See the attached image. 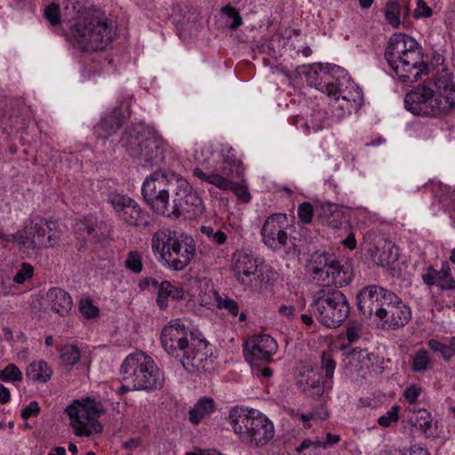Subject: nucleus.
Masks as SVG:
<instances>
[{
	"label": "nucleus",
	"mask_w": 455,
	"mask_h": 455,
	"mask_svg": "<svg viewBox=\"0 0 455 455\" xmlns=\"http://www.w3.org/2000/svg\"><path fill=\"white\" fill-rule=\"evenodd\" d=\"M433 15V10L424 0H417L412 16L416 20L430 18Z\"/></svg>",
	"instance_id": "obj_45"
},
{
	"label": "nucleus",
	"mask_w": 455,
	"mask_h": 455,
	"mask_svg": "<svg viewBox=\"0 0 455 455\" xmlns=\"http://www.w3.org/2000/svg\"><path fill=\"white\" fill-rule=\"evenodd\" d=\"M44 17L52 27L59 25L60 23V10L59 4L55 3L48 4L44 8Z\"/></svg>",
	"instance_id": "obj_44"
},
{
	"label": "nucleus",
	"mask_w": 455,
	"mask_h": 455,
	"mask_svg": "<svg viewBox=\"0 0 455 455\" xmlns=\"http://www.w3.org/2000/svg\"><path fill=\"white\" fill-rule=\"evenodd\" d=\"M141 145L140 154L136 155L134 157L140 160L141 164L158 165L164 161V153L167 149V144L154 131H150L148 133L146 140Z\"/></svg>",
	"instance_id": "obj_18"
},
{
	"label": "nucleus",
	"mask_w": 455,
	"mask_h": 455,
	"mask_svg": "<svg viewBox=\"0 0 455 455\" xmlns=\"http://www.w3.org/2000/svg\"><path fill=\"white\" fill-rule=\"evenodd\" d=\"M221 12L227 16L228 20L226 22L230 29L235 30L242 25V18L235 8L227 5L222 8Z\"/></svg>",
	"instance_id": "obj_39"
},
{
	"label": "nucleus",
	"mask_w": 455,
	"mask_h": 455,
	"mask_svg": "<svg viewBox=\"0 0 455 455\" xmlns=\"http://www.w3.org/2000/svg\"><path fill=\"white\" fill-rule=\"evenodd\" d=\"M60 358L64 364L73 366L81 358L79 348L75 345H66L60 350Z\"/></svg>",
	"instance_id": "obj_34"
},
{
	"label": "nucleus",
	"mask_w": 455,
	"mask_h": 455,
	"mask_svg": "<svg viewBox=\"0 0 455 455\" xmlns=\"http://www.w3.org/2000/svg\"><path fill=\"white\" fill-rule=\"evenodd\" d=\"M217 349L207 340L201 339V363L205 372L212 373L217 368Z\"/></svg>",
	"instance_id": "obj_30"
},
{
	"label": "nucleus",
	"mask_w": 455,
	"mask_h": 455,
	"mask_svg": "<svg viewBox=\"0 0 455 455\" xmlns=\"http://www.w3.org/2000/svg\"><path fill=\"white\" fill-rule=\"evenodd\" d=\"M387 21L393 27L398 28L401 24L400 5L397 3H389L385 11Z\"/></svg>",
	"instance_id": "obj_38"
},
{
	"label": "nucleus",
	"mask_w": 455,
	"mask_h": 455,
	"mask_svg": "<svg viewBox=\"0 0 455 455\" xmlns=\"http://www.w3.org/2000/svg\"><path fill=\"white\" fill-rule=\"evenodd\" d=\"M116 35L115 22L103 12H86L71 26L69 40L83 52L105 50Z\"/></svg>",
	"instance_id": "obj_5"
},
{
	"label": "nucleus",
	"mask_w": 455,
	"mask_h": 455,
	"mask_svg": "<svg viewBox=\"0 0 455 455\" xmlns=\"http://www.w3.org/2000/svg\"><path fill=\"white\" fill-rule=\"evenodd\" d=\"M308 270L314 281L323 286L343 287L349 284L353 279L352 269L337 260L332 255L316 252L311 256Z\"/></svg>",
	"instance_id": "obj_11"
},
{
	"label": "nucleus",
	"mask_w": 455,
	"mask_h": 455,
	"mask_svg": "<svg viewBox=\"0 0 455 455\" xmlns=\"http://www.w3.org/2000/svg\"><path fill=\"white\" fill-rule=\"evenodd\" d=\"M399 411L400 407L398 405L392 406V408L385 415H382L379 418V425L383 427H387L391 425V423L396 422L398 420Z\"/></svg>",
	"instance_id": "obj_46"
},
{
	"label": "nucleus",
	"mask_w": 455,
	"mask_h": 455,
	"mask_svg": "<svg viewBox=\"0 0 455 455\" xmlns=\"http://www.w3.org/2000/svg\"><path fill=\"white\" fill-rule=\"evenodd\" d=\"M410 422L419 427L425 435L429 436L433 435V421L430 412L425 409L413 411Z\"/></svg>",
	"instance_id": "obj_31"
},
{
	"label": "nucleus",
	"mask_w": 455,
	"mask_h": 455,
	"mask_svg": "<svg viewBox=\"0 0 455 455\" xmlns=\"http://www.w3.org/2000/svg\"><path fill=\"white\" fill-rule=\"evenodd\" d=\"M32 226H36V222L29 219L26 221L25 226L23 228V233H21L24 236H34L36 235V231L31 228Z\"/></svg>",
	"instance_id": "obj_57"
},
{
	"label": "nucleus",
	"mask_w": 455,
	"mask_h": 455,
	"mask_svg": "<svg viewBox=\"0 0 455 455\" xmlns=\"http://www.w3.org/2000/svg\"><path fill=\"white\" fill-rule=\"evenodd\" d=\"M79 229L85 231L92 235L95 242L105 244L111 240L112 230L108 223L102 220H98L93 216H89L79 224Z\"/></svg>",
	"instance_id": "obj_25"
},
{
	"label": "nucleus",
	"mask_w": 455,
	"mask_h": 455,
	"mask_svg": "<svg viewBox=\"0 0 455 455\" xmlns=\"http://www.w3.org/2000/svg\"><path fill=\"white\" fill-rule=\"evenodd\" d=\"M27 377L39 383H46L52 375V370L48 363L43 360L31 363L26 371Z\"/></svg>",
	"instance_id": "obj_29"
},
{
	"label": "nucleus",
	"mask_w": 455,
	"mask_h": 455,
	"mask_svg": "<svg viewBox=\"0 0 455 455\" xmlns=\"http://www.w3.org/2000/svg\"><path fill=\"white\" fill-rule=\"evenodd\" d=\"M150 130L141 124L127 127L121 138L122 146L132 157L140 154V148Z\"/></svg>",
	"instance_id": "obj_22"
},
{
	"label": "nucleus",
	"mask_w": 455,
	"mask_h": 455,
	"mask_svg": "<svg viewBox=\"0 0 455 455\" xmlns=\"http://www.w3.org/2000/svg\"><path fill=\"white\" fill-rule=\"evenodd\" d=\"M385 58L403 83H415L427 73L418 42L408 35L394 34L385 51Z\"/></svg>",
	"instance_id": "obj_4"
},
{
	"label": "nucleus",
	"mask_w": 455,
	"mask_h": 455,
	"mask_svg": "<svg viewBox=\"0 0 455 455\" xmlns=\"http://www.w3.org/2000/svg\"><path fill=\"white\" fill-rule=\"evenodd\" d=\"M347 338L350 342H354L359 338V329L355 326H350L347 330Z\"/></svg>",
	"instance_id": "obj_59"
},
{
	"label": "nucleus",
	"mask_w": 455,
	"mask_h": 455,
	"mask_svg": "<svg viewBox=\"0 0 455 455\" xmlns=\"http://www.w3.org/2000/svg\"><path fill=\"white\" fill-rule=\"evenodd\" d=\"M40 406L37 402L32 401L21 411V417L28 419L30 417H36L40 413Z\"/></svg>",
	"instance_id": "obj_51"
},
{
	"label": "nucleus",
	"mask_w": 455,
	"mask_h": 455,
	"mask_svg": "<svg viewBox=\"0 0 455 455\" xmlns=\"http://www.w3.org/2000/svg\"><path fill=\"white\" fill-rule=\"evenodd\" d=\"M123 382L134 390H153L161 388L164 379L154 360L144 352L129 355L120 369Z\"/></svg>",
	"instance_id": "obj_8"
},
{
	"label": "nucleus",
	"mask_w": 455,
	"mask_h": 455,
	"mask_svg": "<svg viewBox=\"0 0 455 455\" xmlns=\"http://www.w3.org/2000/svg\"><path fill=\"white\" fill-rule=\"evenodd\" d=\"M256 259L246 252L238 251L233 254L231 272L234 277L244 286H251L259 277Z\"/></svg>",
	"instance_id": "obj_17"
},
{
	"label": "nucleus",
	"mask_w": 455,
	"mask_h": 455,
	"mask_svg": "<svg viewBox=\"0 0 455 455\" xmlns=\"http://www.w3.org/2000/svg\"><path fill=\"white\" fill-rule=\"evenodd\" d=\"M81 314L86 318H93L98 315L99 309L89 299H81L79 305Z\"/></svg>",
	"instance_id": "obj_48"
},
{
	"label": "nucleus",
	"mask_w": 455,
	"mask_h": 455,
	"mask_svg": "<svg viewBox=\"0 0 455 455\" xmlns=\"http://www.w3.org/2000/svg\"><path fill=\"white\" fill-rule=\"evenodd\" d=\"M212 292H213L214 296L216 297L217 307L219 308L227 309L233 316H236L239 315V320L241 322H243L246 319L244 313L239 314L238 306L235 300L229 299H222L218 296V293L215 291H212Z\"/></svg>",
	"instance_id": "obj_36"
},
{
	"label": "nucleus",
	"mask_w": 455,
	"mask_h": 455,
	"mask_svg": "<svg viewBox=\"0 0 455 455\" xmlns=\"http://www.w3.org/2000/svg\"><path fill=\"white\" fill-rule=\"evenodd\" d=\"M335 82L328 81L321 84H311L319 91L332 100L331 112L339 119L344 118L353 111H357L363 105V94L362 89L352 81L348 74L339 67L334 66Z\"/></svg>",
	"instance_id": "obj_7"
},
{
	"label": "nucleus",
	"mask_w": 455,
	"mask_h": 455,
	"mask_svg": "<svg viewBox=\"0 0 455 455\" xmlns=\"http://www.w3.org/2000/svg\"><path fill=\"white\" fill-rule=\"evenodd\" d=\"M404 105L414 115L435 116L455 107V82L447 74L419 85L405 95Z\"/></svg>",
	"instance_id": "obj_3"
},
{
	"label": "nucleus",
	"mask_w": 455,
	"mask_h": 455,
	"mask_svg": "<svg viewBox=\"0 0 455 455\" xmlns=\"http://www.w3.org/2000/svg\"><path fill=\"white\" fill-rule=\"evenodd\" d=\"M256 415L247 435H244V443L259 447L266 445L274 436L273 423L259 411H252Z\"/></svg>",
	"instance_id": "obj_19"
},
{
	"label": "nucleus",
	"mask_w": 455,
	"mask_h": 455,
	"mask_svg": "<svg viewBox=\"0 0 455 455\" xmlns=\"http://www.w3.org/2000/svg\"><path fill=\"white\" fill-rule=\"evenodd\" d=\"M430 363V358L427 351L419 350L418 351L412 360V369L417 372H423L427 370V365Z\"/></svg>",
	"instance_id": "obj_42"
},
{
	"label": "nucleus",
	"mask_w": 455,
	"mask_h": 455,
	"mask_svg": "<svg viewBox=\"0 0 455 455\" xmlns=\"http://www.w3.org/2000/svg\"><path fill=\"white\" fill-rule=\"evenodd\" d=\"M311 307L317 320L327 328H337L347 318L349 303L337 289H320L315 292Z\"/></svg>",
	"instance_id": "obj_9"
},
{
	"label": "nucleus",
	"mask_w": 455,
	"mask_h": 455,
	"mask_svg": "<svg viewBox=\"0 0 455 455\" xmlns=\"http://www.w3.org/2000/svg\"><path fill=\"white\" fill-rule=\"evenodd\" d=\"M370 354L363 349H353L345 355L344 363L352 371H360L371 364Z\"/></svg>",
	"instance_id": "obj_28"
},
{
	"label": "nucleus",
	"mask_w": 455,
	"mask_h": 455,
	"mask_svg": "<svg viewBox=\"0 0 455 455\" xmlns=\"http://www.w3.org/2000/svg\"><path fill=\"white\" fill-rule=\"evenodd\" d=\"M288 225L284 213H275L268 216L261 228L264 243L274 251L283 250L286 253L299 252L294 240L288 236L285 228Z\"/></svg>",
	"instance_id": "obj_12"
},
{
	"label": "nucleus",
	"mask_w": 455,
	"mask_h": 455,
	"mask_svg": "<svg viewBox=\"0 0 455 455\" xmlns=\"http://www.w3.org/2000/svg\"><path fill=\"white\" fill-rule=\"evenodd\" d=\"M183 296V288L173 286L169 281H163L159 284L156 304L161 310H165L168 307V298L178 299Z\"/></svg>",
	"instance_id": "obj_27"
},
{
	"label": "nucleus",
	"mask_w": 455,
	"mask_h": 455,
	"mask_svg": "<svg viewBox=\"0 0 455 455\" xmlns=\"http://www.w3.org/2000/svg\"><path fill=\"white\" fill-rule=\"evenodd\" d=\"M427 345L434 352H439L445 360H449L455 355V337L449 341V344H443L436 339H430Z\"/></svg>",
	"instance_id": "obj_33"
},
{
	"label": "nucleus",
	"mask_w": 455,
	"mask_h": 455,
	"mask_svg": "<svg viewBox=\"0 0 455 455\" xmlns=\"http://www.w3.org/2000/svg\"><path fill=\"white\" fill-rule=\"evenodd\" d=\"M327 210L330 212V215L323 217L324 223L332 228H339L342 222L345 220L342 212L337 208L331 210V206H329Z\"/></svg>",
	"instance_id": "obj_43"
},
{
	"label": "nucleus",
	"mask_w": 455,
	"mask_h": 455,
	"mask_svg": "<svg viewBox=\"0 0 455 455\" xmlns=\"http://www.w3.org/2000/svg\"><path fill=\"white\" fill-rule=\"evenodd\" d=\"M108 202L116 211L117 217L130 227H148L149 214L137 202L126 196L110 194Z\"/></svg>",
	"instance_id": "obj_15"
},
{
	"label": "nucleus",
	"mask_w": 455,
	"mask_h": 455,
	"mask_svg": "<svg viewBox=\"0 0 455 455\" xmlns=\"http://www.w3.org/2000/svg\"><path fill=\"white\" fill-rule=\"evenodd\" d=\"M34 268L28 263H22L21 268L15 274L13 277V281L16 283H23L28 279L31 278L33 275Z\"/></svg>",
	"instance_id": "obj_50"
},
{
	"label": "nucleus",
	"mask_w": 455,
	"mask_h": 455,
	"mask_svg": "<svg viewBox=\"0 0 455 455\" xmlns=\"http://www.w3.org/2000/svg\"><path fill=\"white\" fill-rule=\"evenodd\" d=\"M201 455H224L216 449H204L201 450Z\"/></svg>",
	"instance_id": "obj_64"
},
{
	"label": "nucleus",
	"mask_w": 455,
	"mask_h": 455,
	"mask_svg": "<svg viewBox=\"0 0 455 455\" xmlns=\"http://www.w3.org/2000/svg\"><path fill=\"white\" fill-rule=\"evenodd\" d=\"M215 411V403L212 398H201V418Z\"/></svg>",
	"instance_id": "obj_53"
},
{
	"label": "nucleus",
	"mask_w": 455,
	"mask_h": 455,
	"mask_svg": "<svg viewBox=\"0 0 455 455\" xmlns=\"http://www.w3.org/2000/svg\"><path fill=\"white\" fill-rule=\"evenodd\" d=\"M422 280L427 286L435 285L443 291L455 289V279L447 263L443 264L440 270L429 267L427 272L422 275Z\"/></svg>",
	"instance_id": "obj_24"
},
{
	"label": "nucleus",
	"mask_w": 455,
	"mask_h": 455,
	"mask_svg": "<svg viewBox=\"0 0 455 455\" xmlns=\"http://www.w3.org/2000/svg\"><path fill=\"white\" fill-rule=\"evenodd\" d=\"M357 306L363 315H374L382 330L402 328L411 319L410 307L395 292L378 285L363 288L357 294Z\"/></svg>",
	"instance_id": "obj_2"
},
{
	"label": "nucleus",
	"mask_w": 455,
	"mask_h": 455,
	"mask_svg": "<svg viewBox=\"0 0 455 455\" xmlns=\"http://www.w3.org/2000/svg\"><path fill=\"white\" fill-rule=\"evenodd\" d=\"M421 393L420 387L417 385H411L404 390V397L410 403H413L417 401Z\"/></svg>",
	"instance_id": "obj_52"
},
{
	"label": "nucleus",
	"mask_w": 455,
	"mask_h": 455,
	"mask_svg": "<svg viewBox=\"0 0 455 455\" xmlns=\"http://www.w3.org/2000/svg\"><path fill=\"white\" fill-rule=\"evenodd\" d=\"M399 249L395 245L386 243L379 254V263L383 267L395 269L398 265Z\"/></svg>",
	"instance_id": "obj_32"
},
{
	"label": "nucleus",
	"mask_w": 455,
	"mask_h": 455,
	"mask_svg": "<svg viewBox=\"0 0 455 455\" xmlns=\"http://www.w3.org/2000/svg\"><path fill=\"white\" fill-rule=\"evenodd\" d=\"M188 330L180 320L171 321L164 326L161 333V343L164 349L172 355H178L179 351H183L181 363L190 373H196L199 370V358L196 347L189 345L187 339Z\"/></svg>",
	"instance_id": "obj_10"
},
{
	"label": "nucleus",
	"mask_w": 455,
	"mask_h": 455,
	"mask_svg": "<svg viewBox=\"0 0 455 455\" xmlns=\"http://www.w3.org/2000/svg\"><path fill=\"white\" fill-rule=\"evenodd\" d=\"M297 384L302 392L309 395H322L325 388L331 386L327 381L322 382V376L317 370L306 368L297 377Z\"/></svg>",
	"instance_id": "obj_21"
},
{
	"label": "nucleus",
	"mask_w": 455,
	"mask_h": 455,
	"mask_svg": "<svg viewBox=\"0 0 455 455\" xmlns=\"http://www.w3.org/2000/svg\"><path fill=\"white\" fill-rule=\"evenodd\" d=\"M341 243L350 251L355 250L357 245L355 234L350 232L346 238L341 240Z\"/></svg>",
	"instance_id": "obj_54"
},
{
	"label": "nucleus",
	"mask_w": 455,
	"mask_h": 455,
	"mask_svg": "<svg viewBox=\"0 0 455 455\" xmlns=\"http://www.w3.org/2000/svg\"><path fill=\"white\" fill-rule=\"evenodd\" d=\"M201 180L209 182L222 191H229L233 182L218 173L204 174L201 172Z\"/></svg>",
	"instance_id": "obj_35"
},
{
	"label": "nucleus",
	"mask_w": 455,
	"mask_h": 455,
	"mask_svg": "<svg viewBox=\"0 0 455 455\" xmlns=\"http://www.w3.org/2000/svg\"><path fill=\"white\" fill-rule=\"evenodd\" d=\"M314 442L309 439H305L301 442V443L296 448L298 452H302L304 450L308 449L313 446Z\"/></svg>",
	"instance_id": "obj_63"
},
{
	"label": "nucleus",
	"mask_w": 455,
	"mask_h": 455,
	"mask_svg": "<svg viewBox=\"0 0 455 455\" xmlns=\"http://www.w3.org/2000/svg\"><path fill=\"white\" fill-rule=\"evenodd\" d=\"M151 247L154 253L159 254L160 260L173 270L184 269L196 256L195 239L168 228L153 234Z\"/></svg>",
	"instance_id": "obj_6"
},
{
	"label": "nucleus",
	"mask_w": 455,
	"mask_h": 455,
	"mask_svg": "<svg viewBox=\"0 0 455 455\" xmlns=\"http://www.w3.org/2000/svg\"><path fill=\"white\" fill-rule=\"evenodd\" d=\"M44 300L45 308L57 314L60 317L68 316L73 308L71 296L60 287L49 289Z\"/></svg>",
	"instance_id": "obj_20"
},
{
	"label": "nucleus",
	"mask_w": 455,
	"mask_h": 455,
	"mask_svg": "<svg viewBox=\"0 0 455 455\" xmlns=\"http://www.w3.org/2000/svg\"><path fill=\"white\" fill-rule=\"evenodd\" d=\"M199 403H197L192 410L189 411V419L194 424L199 423Z\"/></svg>",
	"instance_id": "obj_61"
},
{
	"label": "nucleus",
	"mask_w": 455,
	"mask_h": 455,
	"mask_svg": "<svg viewBox=\"0 0 455 455\" xmlns=\"http://www.w3.org/2000/svg\"><path fill=\"white\" fill-rule=\"evenodd\" d=\"M400 455H429L428 452L421 446L411 445L408 451L401 452Z\"/></svg>",
	"instance_id": "obj_55"
},
{
	"label": "nucleus",
	"mask_w": 455,
	"mask_h": 455,
	"mask_svg": "<svg viewBox=\"0 0 455 455\" xmlns=\"http://www.w3.org/2000/svg\"><path fill=\"white\" fill-rule=\"evenodd\" d=\"M229 191H232L237 200L243 204H248L251 199V196L244 181L232 182Z\"/></svg>",
	"instance_id": "obj_37"
},
{
	"label": "nucleus",
	"mask_w": 455,
	"mask_h": 455,
	"mask_svg": "<svg viewBox=\"0 0 455 455\" xmlns=\"http://www.w3.org/2000/svg\"><path fill=\"white\" fill-rule=\"evenodd\" d=\"M279 313L283 316L291 319L295 315V308L292 306L282 305L279 307Z\"/></svg>",
	"instance_id": "obj_56"
},
{
	"label": "nucleus",
	"mask_w": 455,
	"mask_h": 455,
	"mask_svg": "<svg viewBox=\"0 0 455 455\" xmlns=\"http://www.w3.org/2000/svg\"><path fill=\"white\" fill-rule=\"evenodd\" d=\"M66 412L76 435L90 436L93 433L98 434L102 431V426L97 420L100 411L93 403H82L75 401L67 407Z\"/></svg>",
	"instance_id": "obj_13"
},
{
	"label": "nucleus",
	"mask_w": 455,
	"mask_h": 455,
	"mask_svg": "<svg viewBox=\"0 0 455 455\" xmlns=\"http://www.w3.org/2000/svg\"><path fill=\"white\" fill-rule=\"evenodd\" d=\"M314 209L311 204L305 202L298 207V217L303 224H308L312 221Z\"/></svg>",
	"instance_id": "obj_47"
},
{
	"label": "nucleus",
	"mask_w": 455,
	"mask_h": 455,
	"mask_svg": "<svg viewBox=\"0 0 455 455\" xmlns=\"http://www.w3.org/2000/svg\"><path fill=\"white\" fill-rule=\"evenodd\" d=\"M252 411H259L251 408L235 409L232 410L229 414L232 428L234 432L239 435L243 443L244 441V435L249 432L250 427L256 418V415L252 414Z\"/></svg>",
	"instance_id": "obj_26"
},
{
	"label": "nucleus",
	"mask_w": 455,
	"mask_h": 455,
	"mask_svg": "<svg viewBox=\"0 0 455 455\" xmlns=\"http://www.w3.org/2000/svg\"><path fill=\"white\" fill-rule=\"evenodd\" d=\"M124 266L135 274L140 273L142 271L141 254L137 251H130L127 255Z\"/></svg>",
	"instance_id": "obj_41"
},
{
	"label": "nucleus",
	"mask_w": 455,
	"mask_h": 455,
	"mask_svg": "<svg viewBox=\"0 0 455 455\" xmlns=\"http://www.w3.org/2000/svg\"><path fill=\"white\" fill-rule=\"evenodd\" d=\"M278 346L269 335H253L243 345V355L247 363L268 362L277 352Z\"/></svg>",
	"instance_id": "obj_16"
},
{
	"label": "nucleus",
	"mask_w": 455,
	"mask_h": 455,
	"mask_svg": "<svg viewBox=\"0 0 455 455\" xmlns=\"http://www.w3.org/2000/svg\"><path fill=\"white\" fill-rule=\"evenodd\" d=\"M123 103L106 115L95 126L98 138L107 139L115 134L123 125L125 116L122 113Z\"/></svg>",
	"instance_id": "obj_23"
},
{
	"label": "nucleus",
	"mask_w": 455,
	"mask_h": 455,
	"mask_svg": "<svg viewBox=\"0 0 455 455\" xmlns=\"http://www.w3.org/2000/svg\"><path fill=\"white\" fill-rule=\"evenodd\" d=\"M36 235L34 236H24L20 232L12 235L6 239L13 241L25 249L38 250L42 248L53 247L60 239L59 232L56 230V224L53 221H48L44 219L36 222L32 228Z\"/></svg>",
	"instance_id": "obj_14"
},
{
	"label": "nucleus",
	"mask_w": 455,
	"mask_h": 455,
	"mask_svg": "<svg viewBox=\"0 0 455 455\" xmlns=\"http://www.w3.org/2000/svg\"><path fill=\"white\" fill-rule=\"evenodd\" d=\"M0 379L5 382L21 381L22 372L14 363H9L4 370L0 371Z\"/></svg>",
	"instance_id": "obj_40"
},
{
	"label": "nucleus",
	"mask_w": 455,
	"mask_h": 455,
	"mask_svg": "<svg viewBox=\"0 0 455 455\" xmlns=\"http://www.w3.org/2000/svg\"><path fill=\"white\" fill-rule=\"evenodd\" d=\"M322 368L324 371L325 378L327 379H331L336 368V363L329 353L323 354Z\"/></svg>",
	"instance_id": "obj_49"
},
{
	"label": "nucleus",
	"mask_w": 455,
	"mask_h": 455,
	"mask_svg": "<svg viewBox=\"0 0 455 455\" xmlns=\"http://www.w3.org/2000/svg\"><path fill=\"white\" fill-rule=\"evenodd\" d=\"M141 192L153 212L167 218L194 213L197 208L196 193L184 178L173 172H154L144 180Z\"/></svg>",
	"instance_id": "obj_1"
},
{
	"label": "nucleus",
	"mask_w": 455,
	"mask_h": 455,
	"mask_svg": "<svg viewBox=\"0 0 455 455\" xmlns=\"http://www.w3.org/2000/svg\"><path fill=\"white\" fill-rule=\"evenodd\" d=\"M11 394L7 387L0 384V403L5 404L10 401Z\"/></svg>",
	"instance_id": "obj_58"
},
{
	"label": "nucleus",
	"mask_w": 455,
	"mask_h": 455,
	"mask_svg": "<svg viewBox=\"0 0 455 455\" xmlns=\"http://www.w3.org/2000/svg\"><path fill=\"white\" fill-rule=\"evenodd\" d=\"M339 441H340V436L339 435H332L331 433H328L326 435L325 442H326L327 447L333 445L335 443H338Z\"/></svg>",
	"instance_id": "obj_62"
},
{
	"label": "nucleus",
	"mask_w": 455,
	"mask_h": 455,
	"mask_svg": "<svg viewBox=\"0 0 455 455\" xmlns=\"http://www.w3.org/2000/svg\"><path fill=\"white\" fill-rule=\"evenodd\" d=\"M211 239L216 244H223L227 241V235L221 230H218L213 234Z\"/></svg>",
	"instance_id": "obj_60"
}]
</instances>
